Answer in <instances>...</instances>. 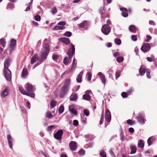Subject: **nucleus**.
I'll list each match as a JSON object with an SVG mask.
<instances>
[{"label":"nucleus","instance_id":"nucleus-1","mask_svg":"<svg viewBox=\"0 0 157 157\" xmlns=\"http://www.w3.org/2000/svg\"><path fill=\"white\" fill-rule=\"evenodd\" d=\"M47 40V39H44L43 48L41 49L40 52V60L42 61L46 58L50 51L49 46L48 44L45 42V41Z\"/></svg>","mask_w":157,"mask_h":157},{"label":"nucleus","instance_id":"nucleus-2","mask_svg":"<svg viewBox=\"0 0 157 157\" xmlns=\"http://www.w3.org/2000/svg\"><path fill=\"white\" fill-rule=\"evenodd\" d=\"M71 47L69 48L67 52V54L68 57H65L63 60V62L65 64L67 65L69 62L70 60L74 55L75 52V47L72 44H71Z\"/></svg>","mask_w":157,"mask_h":157},{"label":"nucleus","instance_id":"nucleus-3","mask_svg":"<svg viewBox=\"0 0 157 157\" xmlns=\"http://www.w3.org/2000/svg\"><path fill=\"white\" fill-rule=\"evenodd\" d=\"M16 41L14 39H12L10 43L9 47L6 50L8 52L9 54H11L12 52L15 50L16 47Z\"/></svg>","mask_w":157,"mask_h":157},{"label":"nucleus","instance_id":"nucleus-4","mask_svg":"<svg viewBox=\"0 0 157 157\" xmlns=\"http://www.w3.org/2000/svg\"><path fill=\"white\" fill-rule=\"evenodd\" d=\"M101 30L104 34L107 35L110 33L111 30V28L108 25L105 24L102 26Z\"/></svg>","mask_w":157,"mask_h":157},{"label":"nucleus","instance_id":"nucleus-5","mask_svg":"<svg viewBox=\"0 0 157 157\" xmlns=\"http://www.w3.org/2000/svg\"><path fill=\"white\" fill-rule=\"evenodd\" d=\"M4 75L6 80L10 81L11 79V72L10 69H4Z\"/></svg>","mask_w":157,"mask_h":157},{"label":"nucleus","instance_id":"nucleus-6","mask_svg":"<svg viewBox=\"0 0 157 157\" xmlns=\"http://www.w3.org/2000/svg\"><path fill=\"white\" fill-rule=\"evenodd\" d=\"M19 90L21 93L23 94L29 96L33 98H34L35 97V94L34 93L28 92L26 91L24 89L21 87H19Z\"/></svg>","mask_w":157,"mask_h":157},{"label":"nucleus","instance_id":"nucleus-7","mask_svg":"<svg viewBox=\"0 0 157 157\" xmlns=\"http://www.w3.org/2000/svg\"><path fill=\"white\" fill-rule=\"evenodd\" d=\"M63 134V131L62 130H59L54 135V137L59 140H61L62 138V136Z\"/></svg>","mask_w":157,"mask_h":157},{"label":"nucleus","instance_id":"nucleus-8","mask_svg":"<svg viewBox=\"0 0 157 157\" xmlns=\"http://www.w3.org/2000/svg\"><path fill=\"white\" fill-rule=\"evenodd\" d=\"M25 87L27 92L29 93L33 92L34 90L33 85L29 83L26 84Z\"/></svg>","mask_w":157,"mask_h":157},{"label":"nucleus","instance_id":"nucleus-9","mask_svg":"<svg viewBox=\"0 0 157 157\" xmlns=\"http://www.w3.org/2000/svg\"><path fill=\"white\" fill-rule=\"evenodd\" d=\"M151 48V47L150 44L146 43L143 44L142 46L141 49L144 52H148L149 51Z\"/></svg>","mask_w":157,"mask_h":157},{"label":"nucleus","instance_id":"nucleus-10","mask_svg":"<svg viewBox=\"0 0 157 157\" xmlns=\"http://www.w3.org/2000/svg\"><path fill=\"white\" fill-rule=\"evenodd\" d=\"M69 89L63 86L60 90V96L63 98L68 91Z\"/></svg>","mask_w":157,"mask_h":157},{"label":"nucleus","instance_id":"nucleus-11","mask_svg":"<svg viewBox=\"0 0 157 157\" xmlns=\"http://www.w3.org/2000/svg\"><path fill=\"white\" fill-rule=\"evenodd\" d=\"M105 117L106 121L108 122H109L111 120V115L109 110L106 109L105 110Z\"/></svg>","mask_w":157,"mask_h":157},{"label":"nucleus","instance_id":"nucleus-12","mask_svg":"<svg viewBox=\"0 0 157 157\" xmlns=\"http://www.w3.org/2000/svg\"><path fill=\"white\" fill-rule=\"evenodd\" d=\"M137 119V121L140 123L143 124L144 123V119L143 117V114L142 113H139L138 114V116L136 118Z\"/></svg>","mask_w":157,"mask_h":157},{"label":"nucleus","instance_id":"nucleus-13","mask_svg":"<svg viewBox=\"0 0 157 157\" xmlns=\"http://www.w3.org/2000/svg\"><path fill=\"white\" fill-rule=\"evenodd\" d=\"M90 93L91 91L90 90H86L85 92L86 94H84L82 96L83 99L87 101H90L91 99V97L88 93Z\"/></svg>","mask_w":157,"mask_h":157},{"label":"nucleus","instance_id":"nucleus-14","mask_svg":"<svg viewBox=\"0 0 157 157\" xmlns=\"http://www.w3.org/2000/svg\"><path fill=\"white\" fill-rule=\"evenodd\" d=\"M11 61V59L9 57L6 58L4 62V69H8V67L10 65V62Z\"/></svg>","mask_w":157,"mask_h":157},{"label":"nucleus","instance_id":"nucleus-15","mask_svg":"<svg viewBox=\"0 0 157 157\" xmlns=\"http://www.w3.org/2000/svg\"><path fill=\"white\" fill-rule=\"evenodd\" d=\"M77 143L74 141H71L69 144L70 149L72 151H75L76 148Z\"/></svg>","mask_w":157,"mask_h":157},{"label":"nucleus","instance_id":"nucleus-16","mask_svg":"<svg viewBox=\"0 0 157 157\" xmlns=\"http://www.w3.org/2000/svg\"><path fill=\"white\" fill-rule=\"evenodd\" d=\"M7 139L9 147L11 149H12L13 148V139L10 135H7Z\"/></svg>","mask_w":157,"mask_h":157},{"label":"nucleus","instance_id":"nucleus-17","mask_svg":"<svg viewBox=\"0 0 157 157\" xmlns=\"http://www.w3.org/2000/svg\"><path fill=\"white\" fill-rule=\"evenodd\" d=\"M59 40L67 45L69 44L70 42L69 39L67 38H60Z\"/></svg>","mask_w":157,"mask_h":157},{"label":"nucleus","instance_id":"nucleus-18","mask_svg":"<svg viewBox=\"0 0 157 157\" xmlns=\"http://www.w3.org/2000/svg\"><path fill=\"white\" fill-rule=\"evenodd\" d=\"M120 10L121 11H123L121 13V14L122 16L124 17H126L128 16V14L127 13L128 10L126 8H120Z\"/></svg>","mask_w":157,"mask_h":157},{"label":"nucleus","instance_id":"nucleus-19","mask_svg":"<svg viewBox=\"0 0 157 157\" xmlns=\"http://www.w3.org/2000/svg\"><path fill=\"white\" fill-rule=\"evenodd\" d=\"M70 84H71L70 79H65L64 80V84L63 86L69 89Z\"/></svg>","mask_w":157,"mask_h":157},{"label":"nucleus","instance_id":"nucleus-20","mask_svg":"<svg viewBox=\"0 0 157 157\" xmlns=\"http://www.w3.org/2000/svg\"><path fill=\"white\" fill-rule=\"evenodd\" d=\"M9 91L8 88L6 87L1 93V96L4 98H5L7 95Z\"/></svg>","mask_w":157,"mask_h":157},{"label":"nucleus","instance_id":"nucleus-21","mask_svg":"<svg viewBox=\"0 0 157 157\" xmlns=\"http://www.w3.org/2000/svg\"><path fill=\"white\" fill-rule=\"evenodd\" d=\"M77 96L75 93H72L71 95L70 100L71 101H75L77 100Z\"/></svg>","mask_w":157,"mask_h":157},{"label":"nucleus","instance_id":"nucleus-22","mask_svg":"<svg viewBox=\"0 0 157 157\" xmlns=\"http://www.w3.org/2000/svg\"><path fill=\"white\" fill-rule=\"evenodd\" d=\"M144 145V142L142 140H140L138 141V147L143 148Z\"/></svg>","mask_w":157,"mask_h":157},{"label":"nucleus","instance_id":"nucleus-23","mask_svg":"<svg viewBox=\"0 0 157 157\" xmlns=\"http://www.w3.org/2000/svg\"><path fill=\"white\" fill-rule=\"evenodd\" d=\"M38 59V57L37 56V55L36 54H35L32 57L31 59V63L32 64H33Z\"/></svg>","mask_w":157,"mask_h":157},{"label":"nucleus","instance_id":"nucleus-24","mask_svg":"<svg viewBox=\"0 0 157 157\" xmlns=\"http://www.w3.org/2000/svg\"><path fill=\"white\" fill-rule=\"evenodd\" d=\"M69 110L72 113L74 114L75 115H77V113L76 111L74 109L72 108V105H70L69 106Z\"/></svg>","mask_w":157,"mask_h":157},{"label":"nucleus","instance_id":"nucleus-25","mask_svg":"<svg viewBox=\"0 0 157 157\" xmlns=\"http://www.w3.org/2000/svg\"><path fill=\"white\" fill-rule=\"evenodd\" d=\"M82 75L83 72H81L77 76L76 80L78 82L80 83L82 82Z\"/></svg>","mask_w":157,"mask_h":157},{"label":"nucleus","instance_id":"nucleus-26","mask_svg":"<svg viewBox=\"0 0 157 157\" xmlns=\"http://www.w3.org/2000/svg\"><path fill=\"white\" fill-rule=\"evenodd\" d=\"M155 140V137L153 136H151L149 137L147 141L148 146L151 145L153 141Z\"/></svg>","mask_w":157,"mask_h":157},{"label":"nucleus","instance_id":"nucleus-27","mask_svg":"<svg viewBox=\"0 0 157 157\" xmlns=\"http://www.w3.org/2000/svg\"><path fill=\"white\" fill-rule=\"evenodd\" d=\"M88 22L87 21H85L78 25L79 27L82 28L86 26L88 24Z\"/></svg>","mask_w":157,"mask_h":157},{"label":"nucleus","instance_id":"nucleus-28","mask_svg":"<svg viewBox=\"0 0 157 157\" xmlns=\"http://www.w3.org/2000/svg\"><path fill=\"white\" fill-rule=\"evenodd\" d=\"M131 152H130L131 154H133L135 153L137 150L136 147L135 146H131Z\"/></svg>","mask_w":157,"mask_h":157},{"label":"nucleus","instance_id":"nucleus-29","mask_svg":"<svg viewBox=\"0 0 157 157\" xmlns=\"http://www.w3.org/2000/svg\"><path fill=\"white\" fill-rule=\"evenodd\" d=\"M28 74V71L27 69H23V71L21 74V77L22 78H25Z\"/></svg>","mask_w":157,"mask_h":157},{"label":"nucleus","instance_id":"nucleus-30","mask_svg":"<svg viewBox=\"0 0 157 157\" xmlns=\"http://www.w3.org/2000/svg\"><path fill=\"white\" fill-rule=\"evenodd\" d=\"M129 29L130 31L133 33H134L136 31V28L134 25H130L129 27Z\"/></svg>","mask_w":157,"mask_h":157},{"label":"nucleus","instance_id":"nucleus-31","mask_svg":"<svg viewBox=\"0 0 157 157\" xmlns=\"http://www.w3.org/2000/svg\"><path fill=\"white\" fill-rule=\"evenodd\" d=\"M0 44L3 48L5 47L6 43L5 42V40L4 38H2L0 39Z\"/></svg>","mask_w":157,"mask_h":157},{"label":"nucleus","instance_id":"nucleus-32","mask_svg":"<svg viewBox=\"0 0 157 157\" xmlns=\"http://www.w3.org/2000/svg\"><path fill=\"white\" fill-rule=\"evenodd\" d=\"M65 26H56L53 29L54 30H63L65 29Z\"/></svg>","mask_w":157,"mask_h":157},{"label":"nucleus","instance_id":"nucleus-33","mask_svg":"<svg viewBox=\"0 0 157 157\" xmlns=\"http://www.w3.org/2000/svg\"><path fill=\"white\" fill-rule=\"evenodd\" d=\"M56 101L54 100H52L50 103V107L51 109L54 108L56 105Z\"/></svg>","mask_w":157,"mask_h":157},{"label":"nucleus","instance_id":"nucleus-34","mask_svg":"<svg viewBox=\"0 0 157 157\" xmlns=\"http://www.w3.org/2000/svg\"><path fill=\"white\" fill-rule=\"evenodd\" d=\"M53 115L51 113L50 111L47 112L45 114V117L46 118H51Z\"/></svg>","mask_w":157,"mask_h":157},{"label":"nucleus","instance_id":"nucleus-35","mask_svg":"<svg viewBox=\"0 0 157 157\" xmlns=\"http://www.w3.org/2000/svg\"><path fill=\"white\" fill-rule=\"evenodd\" d=\"M64 110V107L63 106V105H61L59 109V110H58L59 113L60 114H61L63 112Z\"/></svg>","mask_w":157,"mask_h":157},{"label":"nucleus","instance_id":"nucleus-36","mask_svg":"<svg viewBox=\"0 0 157 157\" xmlns=\"http://www.w3.org/2000/svg\"><path fill=\"white\" fill-rule=\"evenodd\" d=\"M99 12L101 14H103L105 12V7L103 6V7L101 8L99 10Z\"/></svg>","mask_w":157,"mask_h":157},{"label":"nucleus","instance_id":"nucleus-37","mask_svg":"<svg viewBox=\"0 0 157 157\" xmlns=\"http://www.w3.org/2000/svg\"><path fill=\"white\" fill-rule=\"evenodd\" d=\"M124 59V58L122 56H118L116 60L117 62L121 63L123 61Z\"/></svg>","mask_w":157,"mask_h":157},{"label":"nucleus","instance_id":"nucleus-38","mask_svg":"<svg viewBox=\"0 0 157 157\" xmlns=\"http://www.w3.org/2000/svg\"><path fill=\"white\" fill-rule=\"evenodd\" d=\"M115 43L118 45H120L121 44V41L120 39L118 38H116L114 39Z\"/></svg>","mask_w":157,"mask_h":157},{"label":"nucleus","instance_id":"nucleus-39","mask_svg":"<svg viewBox=\"0 0 157 157\" xmlns=\"http://www.w3.org/2000/svg\"><path fill=\"white\" fill-rule=\"evenodd\" d=\"M127 122L128 124L130 125H132L135 123V121H132L130 119L128 120L127 121Z\"/></svg>","mask_w":157,"mask_h":157},{"label":"nucleus","instance_id":"nucleus-40","mask_svg":"<svg viewBox=\"0 0 157 157\" xmlns=\"http://www.w3.org/2000/svg\"><path fill=\"white\" fill-rule=\"evenodd\" d=\"M86 77L87 78V80L88 81H90L92 77V75L90 73L88 72L87 73Z\"/></svg>","mask_w":157,"mask_h":157},{"label":"nucleus","instance_id":"nucleus-41","mask_svg":"<svg viewBox=\"0 0 157 157\" xmlns=\"http://www.w3.org/2000/svg\"><path fill=\"white\" fill-rule=\"evenodd\" d=\"M120 136V139L122 141H124L125 140L124 136V135L123 132L122 131L121 132Z\"/></svg>","mask_w":157,"mask_h":157},{"label":"nucleus","instance_id":"nucleus-42","mask_svg":"<svg viewBox=\"0 0 157 157\" xmlns=\"http://www.w3.org/2000/svg\"><path fill=\"white\" fill-rule=\"evenodd\" d=\"M85 153V151L82 149H81L78 152V153L81 156L83 155Z\"/></svg>","mask_w":157,"mask_h":157},{"label":"nucleus","instance_id":"nucleus-43","mask_svg":"<svg viewBox=\"0 0 157 157\" xmlns=\"http://www.w3.org/2000/svg\"><path fill=\"white\" fill-rule=\"evenodd\" d=\"M59 56L55 54H53L52 56V58L54 60H56L59 58Z\"/></svg>","mask_w":157,"mask_h":157},{"label":"nucleus","instance_id":"nucleus-44","mask_svg":"<svg viewBox=\"0 0 157 157\" xmlns=\"http://www.w3.org/2000/svg\"><path fill=\"white\" fill-rule=\"evenodd\" d=\"M77 64V60L74 58L73 61L72 68H75L76 67Z\"/></svg>","mask_w":157,"mask_h":157},{"label":"nucleus","instance_id":"nucleus-45","mask_svg":"<svg viewBox=\"0 0 157 157\" xmlns=\"http://www.w3.org/2000/svg\"><path fill=\"white\" fill-rule=\"evenodd\" d=\"M101 79L102 83L104 85H105L106 82V79H105V76L104 75H102V76L101 77Z\"/></svg>","mask_w":157,"mask_h":157},{"label":"nucleus","instance_id":"nucleus-46","mask_svg":"<svg viewBox=\"0 0 157 157\" xmlns=\"http://www.w3.org/2000/svg\"><path fill=\"white\" fill-rule=\"evenodd\" d=\"M51 12L53 14H55L57 12V9L56 7H53L51 10Z\"/></svg>","mask_w":157,"mask_h":157},{"label":"nucleus","instance_id":"nucleus-47","mask_svg":"<svg viewBox=\"0 0 157 157\" xmlns=\"http://www.w3.org/2000/svg\"><path fill=\"white\" fill-rule=\"evenodd\" d=\"M35 20L37 21H39L40 20L41 17L39 15H36L34 17Z\"/></svg>","mask_w":157,"mask_h":157},{"label":"nucleus","instance_id":"nucleus-48","mask_svg":"<svg viewBox=\"0 0 157 157\" xmlns=\"http://www.w3.org/2000/svg\"><path fill=\"white\" fill-rule=\"evenodd\" d=\"M72 35L71 33L69 31H67L65 33L64 35L66 36L70 37Z\"/></svg>","mask_w":157,"mask_h":157},{"label":"nucleus","instance_id":"nucleus-49","mask_svg":"<svg viewBox=\"0 0 157 157\" xmlns=\"http://www.w3.org/2000/svg\"><path fill=\"white\" fill-rule=\"evenodd\" d=\"M83 113L84 115L86 116H88L89 115V112L88 110L87 109L84 110Z\"/></svg>","mask_w":157,"mask_h":157},{"label":"nucleus","instance_id":"nucleus-50","mask_svg":"<svg viewBox=\"0 0 157 157\" xmlns=\"http://www.w3.org/2000/svg\"><path fill=\"white\" fill-rule=\"evenodd\" d=\"M121 95L122 97L123 98H126L128 96V94L126 92H122L121 94Z\"/></svg>","mask_w":157,"mask_h":157},{"label":"nucleus","instance_id":"nucleus-51","mask_svg":"<svg viewBox=\"0 0 157 157\" xmlns=\"http://www.w3.org/2000/svg\"><path fill=\"white\" fill-rule=\"evenodd\" d=\"M145 69H139V73L141 75H143L145 73Z\"/></svg>","mask_w":157,"mask_h":157},{"label":"nucleus","instance_id":"nucleus-52","mask_svg":"<svg viewBox=\"0 0 157 157\" xmlns=\"http://www.w3.org/2000/svg\"><path fill=\"white\" fill-rule=\"evenodd\" d=\"M84 137L85 138L88 139L90 140H91V135L90 134H88L84 135Z\"/></svg>","mask_w":157,"mask_h":157},{"label":"nucleus","instance_id":"nucleus-53","mask_svg":"<svg viewBox=\"0 0 157 157\" xmlns=\"http://www.w3.org/2000/svg\"><path fill=\"white\" fill-rule=\"evenodd\" d=\"M120 73L121 72L120 71H118L116 72L115 73L116 79H117V78L120 76Z\"/></svg>","mask_w":157,"mask_h":157},{"label":"nucleus","instance_id":"nucleus-54","mask_svg":"<svg viewBox=\"0 0 157 157\" xmlns=\"http://www.w3.org/2000/svg\"><path fill=\"white\" fill-rule=\"evenodd\" d=\"M73 124L75 126H77L78 125V122L77 120H74L73 121Z\"/></svg>","mask_w":157,"mask_h":157},{"label":"nucleus","instance_id":"nucleus-55","mask_svg":"<svg viewBox=\"0 0 157 157\" xmlns=\"http://www.w3.org/2000/svg\"><path fill=\"white\" fill-rule=\"evenodd\" d=\"M104 119V115L103 113H102L101 116V118L99 122V124L100 125H101L102 124L103 122V120Z\"/></svg>","mask_w":157,"mask_h":157},{"label":"nucleus","instance_id":"nucleus-56","mask_svg":"<svg viewBox=\"0 0 157 157\" xmlns=\"http://www.w3.org/2000/svg\"><path fill=\"white\" fill-rule=\"evenodd\" d=\"M13 5L11 3H9L7 6V8H13Z\"/></svg>","mask_w":157,"mask_h":157},{"label":"nucleus","instance_id":"nucleus-57","mask_svg":"<svg viewBox=\"0 0 157 157\" xmlns=\"http://www.w3.org/2000/svg\"><path fill=\"white\" fill-rule=\"evenodd\" d=\"M100 154L102 157H106V155L104 151H101L100 152Z\"/></svg>","mask_w":157,"mask_h":157},{"label":"nucleus","instance_id":"nucleus-58","mask_svg":"<svg viewBox=\"0 0 157 157\" xmlns=\"http://www.w3.org/2000/svg\"><path fill=\"white\" fill-rule=\"evenodd\" d=\"M132 39L133 41H136L137 40V36L136 35H132Z\"/></svg>","mask_w":157,"mask_h":157},{"label":"nucleus","instance_id":"nucleus-59","mask_svg":"<svg viewBox=\"0 0 157 157\" xmlns=\"http://www.w3.org/2000/svg\"><path fill=\"white\" fill-rule=\"evenodd\" d=\"M65 24H66V23L64 21L59 22L57 24V25H62V26H64L65 25Z\"/></svg>","mask_w":157,"mask_h":157},{"label":"nucleus","instance_id":"nucleus-60","mask_svg":"<svg viewBox=\"0 0 157 157\" xmlns=\"http://www.w3.org/2000/svg\"><path fill=\"white\" fill-rule=\"evenodd\" d=\"M146 37L147 38V40H146V41L149 42L150 40H151V36L149 35H147L146 36Z\"/></svg>","mask_w":157,"mask_h":157},{"label":"nucleus","instance_id":"nucleus-61","mask_svg":"<svg viewBox=\"0 0 157 157\" xmlns=\"http://www.w3.org/2000/svg\"><path fill=\"white\" fill-rule=\"evenodd\" d=\"M32 24L34 26H37L38 25V23L34 21H33L32 22Z\"/></svg>","mask_w":157,"mask_h":157},{"label":"nucleus","instance_id":"nucleus-62","mask_svg":"<svg viewBox=\"0 0 157 157\" xmlns=\"http://www.w3.org/2000/svg\"><path fill=\"white\" fill-rule=\"evenodd\" d=\"M113 55L114 57H116L119 56L120 55V54L118 52H116L114 53Z\"/></svg>","mask_w":157,"mask_h":157},{"label":"nucleus","instance_id":"nucleus-63","mask_svg":"<svg viewBox=\"0 0 157 157\" xmlns=\"http://www.w3.org/2000/svg\"><path fill=\"white\" fill-rule=\"evenodd\" d=\"M109 153L111 154V155L113 157H116V156L113 152V151L112 150H109Z\"/></svg>","mask_w":157,"mask_h":157},{"label":"nucleus","instance_id":"nucleus-64","mask_svg":"<svg viewBox=\"0 0 157 157\" xmlns=\"http://www.w3.org/2000/svg\"><path fill=\"white\" fill-rule=\"evenodd\" d=\"M128 131L130 133H133L134 132V129L132 128H130L128 129Z\"/></svg>","mask_w":157,"mask_h":157}]
</instances>
